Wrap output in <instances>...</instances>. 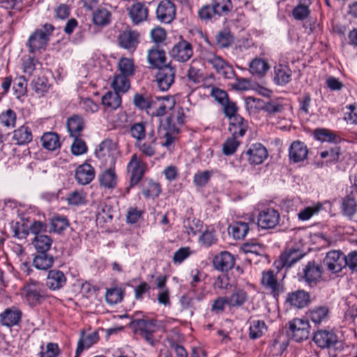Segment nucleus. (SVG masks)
Segmentation results:
<instances>
[{"label": "nucleus", "instance_id": "obj_1", "mask_svg": "<svg viewBox=\"0 0 357 357\" xmlns=\"http://www.w3.org/2000/svg\"><path fill=\"white\" fill-rule=\"evenodd\" d=\"M134 333L151 345L154 344L153 333L158 330L157 321L155 319H136L130 323Z\"/></svg>", "mask_w": 357, "mask_h": 357}, {"label": "nucleus", "instance_id": "obj_2", "mask_svg": "<svg viewBox=\"0 0 357 357\" xmlns=\"http://www.w3.org/2000/svg\"><path fill=\"white\" fill-rule=\"evenodd\" d=\"M204 59L206 63L211 65L215 73L225 79H232L236 77L233 66L222 57L215 54H206Z\"/></svg>", "mask_w": 357, "mask_h": 357}, {"label": "nucleus", "instance_id": "obj_3", "mask_svg": "<svg viewBox=\"0 0 357 357\" xmlns=\"http://www.w3.org/2000/svg\"><path fill=\"white\" fill-rule=\"evenodd\" d=\"M245 105L250 112L255 113L257 111L262 110L271 116L280 113L284 109L283 105L279 102L275 101L265 102L261 99L252 96L245 98Z\"/></svg>", "mask_w": 357, "mask_h": 357}, {"label": "nucleus", "instance_id": "obj_4", "mask_svg": "<svg viewBox=\"0 0 357 357\" xmlns=\"http://www.w3.org/2000/svg\"><path fill=\"white\" fill-rule=\"evenodd\" d=\"M324 271L322 266L315 261H310L298 273L300 280L306 282L310 287H315L321 280Z\"/></svg>", "mask_w": 357, "mask_h": 357}, {"label": "nucleus", "instance_id": "obj_5", "mask_svg": "<svg viewBox=\"0 0 357 357\" xmlns=\"http://www.w3.org/2000/svg\"><path fill=\"white\" fill-rule=\"evenodd\" d=\"M146 169V163L136 153L132 155L127 165V172L130 175V188L135 186L143 178Z\"/></svg>", "mask_w": 357, "mask_h": 357}, {"label": "nucleus", "instance_id": "obj_6", "mask_svg": "<svg viewBox=\"0 0 357 357\" xmlns=\"http://www.w3.org/2000/svg\"><path fill=\"white\" fill-rule=\"evenodd\" d=\"M287 335L296 342H302L309 337L310 324L307 320L295 318L289 322Z\"/></svg>", "mask_w": 357, "mask_h": 357}, {"label": "nucleus", "instance_id": "obj_7", "mask_svg": "<svg viewBox=\"0 0 357 357\" xmlns=\"http://www.w3.org/2000/svg\"><path fill=\"white\" fill-rule=\"evenodd\" d=\"M158 68L155 76L157 86L161 91H167L174 82L176 70L170 65H164Z\"/></svg>", "mask_w": 357, "mask_h": 357}, {"label": "nucleus", "instance_id": "obj_8", "mask_svg": "<svg viewBox=\"0 0 357 357\" xmlns=\"http://www.w3.org/2000/svg\"><path fill=\"white\" fill-rule=\"evenodd\" d=\"M261 284L266 289L271 291V294L278 298V296L284 291L282 284L278 282L276 275L273 270H268L262 273Z\"/></svg>", "mask_w": 357, "mask_h": 357}, {"label": "nucleus", "instance_id": "obj_9", "mask_svg": "<svg viewBox=\"0 0 357 357\" xmlns=\"http://www.w3.org/2000/svg\"><path fill=\"white\" fill-rule=\"evenodd\" d=\"M344 254L340 251L333 250L326 254L324 264L332 273H338L344 268Z\"/></svg>", "mask_w": 357, "mask_h": 357}, {"label": "nucleus", "instance_id": "obj_10", "mask_svg": "<svg viewBox=\"0 0 357 357\" xmlns=\"http://www.w3.org/2000/svg\"><path fill=\"white\" fill-rule=\"evenodd\" d=\"M176 17V6L170 0H162L156 8V17L161 22L171 23Z\"/></svg>", "mask_w": 357, "mask_h": 357}, {"label": "nucleus", "instance_id": "obj_11", "mask_svg": "<svg viewBox=\"0 0 357 357\" xmlns=\"http://www.w3.org/2000/svg\"><path fill=\"white\" fill-rule=\"evenodd\" d=\"M170 54L177 61L185 62L193 55L192 46L190 43L182 39L173 46Z\"/></svg>", "mask_w": 357, "mask_h": 357}, {"label": "nucleus", "instance_id": "obj_12", "mask_svg": "<svg viewBox=\"0 0 357 357\" xmlns=\"http://www.w3.org/2000/svg\"><path fill=\"white\" fill-rule=\"evenodd\" d=\"M280 215L277 210L267 208L259 212L257 217V226L262 229H272L279 223Z\"/></svg>", "mask_w": 357, "mask_h": 357}, {"label": "nucleus", "instance_id": "obj_13", "mask_svg": "<svg viewBox=\"0 0 357 357\" xmlns=\"http://www.w3.org/2000/svg\"><path fill=\"white\" fill-rule=\"evenodd\" d=\"M244 156L247 157L250 165H259L267 158L268 152L265 146L257 143L252 144L246 151L242 153L241 158Z\"/></svg>", "mask_w": 357, "mask_h": 357}, {"label": "nucleus", "instance_id": "obj_14", "mask_svg": "<svg viewBox=\"0 0 357 357\" xmlns=\"http://www.w3.org/2000/svg\"><path fill=\"white\" fill-rule=\"evenodd\" d=\"M311 302L310 294L304 290H296L287 294L285 303L291 307L303 309Z\"/></svg>", "mask_w": 357, "mask_h": 357}, {"label": "nucleus", "instance_id": "obj_15", "mask_svg": "<svg viewBox=\"0 0 357 357\" xmlns=\"http://www.w3.org/2000/svg\"><path fill=\"white\" fill-rule=\"evenodd\" d=\"M139 34L136 31L126 30L121 31L118 38V45L127 50L134 51L139 43Z\"/></svg>", "mask_w": 357, "mask_h": 357}, {"label": "nucleus", "instance_id": "obj_16", "mask_svg": "<svg viewBox=\"0 0 357 357\" xmlns=\"http://www.w3.org/2000/svg\"><path fill=\"white\" fill-rule=\"evenodd\" d=\"M235 264V258L230 252L223 251L215 255L213 259V265L215 269L220 271H228Z\"/></svg>", "mask_w": 357, "mask_h": 357}, {"label": "nucleus", "instance_id": "obj_17", "mask_svg": "<svg viewBox=\"0 0 357 357\" xmlns=\"http://www.w3.org/2000/svg\"><path fill=\"white\" fill-rule=\"evenodd\" d=\"M313 340L320 348H330L337 342V337L332 331L319 330L314 333Z\"/></svg>", "mask_w": 357, "mask_h": 357}, {"label": "nucleus", "instance_id": "obj_18", "mask_svg": "<svg viewBox=\"0 0 357 357\" xmlns=\"http://www.w3.org/2000/svg\"><path fill=\"white\" fill-rule=\"evenodd\" d=\"M50 38L47 34L43 30H36L32 33L28 40L27 45L30 53H34L37 50L45 49Z\"/></svg>", "mask_w": 357, "mask_h": 357}, {"label": "nucleus", "instance_id": "obj_19", "mask_svg": "<svg viewBox=\"0 0 357 357\" xmlns=\"http://www.w3.org/2000/svg\"><path fill=\"white\" fill-rule=\"evenodd\" d=\"M185 115L181 107L174 108L167 118V127L174 132H180L181 127L185 123Z\"/></svg>", "mask_w": 357, "mask_h": 357}, {"label": "nucleus", "instance_id": "obj_20", "mask_svg": "<svg viewBox=\"0 0 357 357\" xmlns=\"http://www.w3.org/2000/svg\"><path fill=\"white\" fill-rule=\"evenodd\" d=\"M304 253L301 250L297 248H290L285 250L280 257L281 267L290 268L295 263L301 260L304 256Z\"/></svg>", "mask_w": 357, "mask_h": 357}, {"label": "nucleus", "instance_id": "obj_21", "mask_svg": "<svg viewBox=\"0 0 357 357\" xmlns=\"http://www.w3.org/2000/svg\"><path fill=\"white\" fill-rule=\"evenodd\" d=\"M45 294L43 285L39 283H31L26 287V297L31 305L40 303Z\"/></svg>", "mask_w": 357, "mask_h": 357}, {"label": "nucleus", "instance_id": "obj_22", "mask_svg": "<svg viewBox=\"0 0 357 357\" xmlns=\"http://www.w3.org/2000/svg\"><path fill=\"white\" fill-rule=\"evenodd\" d=\"M158 102V97H152L146 94L135 93L133 97L134 105L141 110L150 112Z\"/></svg>", "mask_w": 357, "mask_h": 357}, {"label": "nucleus", "instance_id": "obj_23", "mask_svg": "<svg viewBox=\"0 0 357 357\" xmlns=\"http://www.w3.org/2000/svg\"><path fill=\"white\" fill-rule=\"evenodd\" d=\"M66 283V278L64 273L57 269H52L48 272L46 285L52 290H59Z\"/></svg>", "mask_w": 357, "mask_h": 357}, {"label": "nucleus", "instance_id": "obj_24", "mask_svg": "<svg viewBox=\"0 0 357 357\" xmlns=\"http://www.w3.org/2000/svg\"><path fill=\"white\" fill-rule=\"evenodd\" d=\"M308 149L302 142H294L289 149V160L294 162H298L307 158Z\"/></svg>", "mask_w": 357, "mask_h": 357}, {"label": "nucleus", "instance_id": "obj_25", "mask_svg": "<svg viewBox=\"0 0 357 357\" xmlns=\"http://www.w3.org/2000/svg\"><path fill=\"white\" fill-rule=\"evenodd\" d=\"M253 227H256V225L254 218H252L250 222H236L232 225H230L228 229L234 238L243 239L245 237L248 231Z\"/></svg>", "mask_w": 357, "mask_h": 357}, {"label": "nucleus", "instance_id": "obj_26", "mask_svg": "<svg viewBox=\"0 0 357 357\" xmlns=\"http://www.w3.org/2000/svg\"><path fill=\"white\" fill-rule=\"evenodd\" d=\"M148 8L140 2L134 3L128 9L129 16L135 24L145 21L148 17Z\"/></svg>", "mask_w": 357, "mask_h": 357}, {"label": "nucleus", "instance_id": "obj_27", "mask_svg": "<svg viewBox=\"0 0 357 357\" xmlns=\"http://www.w3.org/2000/svg\"><path fill=\"white\" fill-rule=\"evenodd\" d=\"M94 176V168L86 162L79 165L75 172V179L82 185L89 184Z\"/></svg>", "mask_w": 357, "mask_h": 357}, {"label": "nucleus", "instance_id": "obj_28", "mask_svg": "<svg viewBox=\"0 0 357 357\" xmlns=\"http://www.w3.org/2000/svg\"><path fill=\"white\" fill-rule=\"evenodd\" d=\"M307 317L315 324L326 322L329 319L330 309L328 306H316L307 313Z\"/></svg>", "mask_w": 357, "mask_h": 357}, {"label": "nucleus", "instance_id": "obj_29", "mask_svg": "<svg viewBox=\"0 0 357 357\" xmlns=\"http://www.w3.org/2000/svg\"><path fill=\"white\" fill-rule=\"evenodd\" d=\"M12 139L16 145L22 146L28 144L33 139L31 128L26 125L20 126L13 130Z\"/></svg>", "mask_w": 357, "mask_h": 357}, {"label": "nucleus", "instance_id": "obj_30", "mask_svg": "<svg viewBox=\"0 0 357 357\" xmlns=\"http://www.w3.org/2000/svg\"><path fill=\"white\" fill-rule=\"evenodd\" d=\"M22 317V312L15 307L7 308L1 314V321L3 326L11 327L19 324Z\"/></svg>", "mask_w": 357, "mask_h": 357}, {"label": "nucleus", "instance_id": "obj_31", "mask_svg": "<svg viewBox=\"0 0 357 357\" xmlns=\"http://www.w3.org/2000/svg\"><path fill=\"white\" fill-rule=\"evenodd\" d=\"M248 128V123L242 116H235L229 124V130L231 136L235 137H243Z\"/></svg>", "mask_w": 357, "mask_h": 357}, {"label": "nucleus", "instance_id": "obj_32", "mask_svg": "<svg viewBox=\"0 0 357 357\" xmlns=\"http://www.w3.org/2000/svg\"><path fill=\"white\" fill-rule=\"evenodd\" d=\"M54 261V257L49 252H36L33 259V265L37 269L46 271L52 266Z\"/></svg>", "mask_w": 357, "mask_h": 357}, {"label": "nucleus", "instance_id": "obj_33", "mask_svg": "<svg viewBox=\"0 0 357 357\" xmlns=\"http://www.w3.org/2000/svg\"><path fill=\"white\" fill-rule=\"evenodd\" d=\"M341 208L343 215L350 220L356 214L357 202L353 192H351L342 199Z\"/></svg>", "mask_w": 357, "mask_h": 357}, {"label": "nucleus", "instance_id": "obj_34", "mask_svg": "<svg viewBox=\"0 0 357 357\" xmlns=\"http://www.w3.org/2000/svg\"><path fill=\"white\" fill-rule=\"evenodd\" d=\"M165 61L166 55L163 50L155 46L149 50L148 61L153 67L160 68L162 65H165Z\"/></svg>", "mask_w": 357, "mask_h": 357}, {"label": "nucleus", "instance_id": "obj_35", "mask_svg": "<svg viewBox=\"0 0 357 357\" xmlns=\"http://www.w3.org/2000/svg\"><path fill=\"white\" fill-rule=\"evenodd\" d=\"M227 305L230 307H240L248 299L247 292L241 289L235 287L229 296H227Z\"/></svg>", "mask_w": 357, "mask_h": 357}, {"label": "nucleus", "instance_id": "obj_36", "mask_svg": "<svg viewBox=\"0 0 357 357\" xmlns=\"http://www.w3.org/2000/svg\"><path fill=\"white\" fill-rule=\"evenodd\" d=\"M67 128L70 137H80L84 129L83 119L79 115L72 116L67 121Z\"/></svg>", "mask_w": 357, "mask_h": 357}, {"label": "nucleus", "instance_id": "obj_37", "mask_svg": "<svg viewBox=\"0 0 357 357\" xmlns=\"http://www.w3.org/2000/svg\"><path fill=\"white\" fill-rule=\"evenodd\" d=\"M98 334L96 332H93L86 336L82 333L77 342L75 357H79L84 349L91 347L93 344L98 342Z\"/></svg>", "mask_w": 357, "mask_h": 357}, {"label": "nucleus", "instance_id": "obj_38", "mask_svg": "<svg viewBox=\"0 0 357 357\" xmlns=\"http://www.w3.org/2000/svg\"><path fill=\"white\" fill-rule=\"evenodd\" d=\"M240 249L245 254H250L256 257L265 255L264 247L257 242L256 240H251L243 243Z\"/></svg>", "mask_w": 357, "mask_h": 357}, {"label": "nucleus", "instance_id": "obj_39", "mask_svg": "<svg viewBox=\"0 0 357 357\" xmlns=\"http://www.w3.org/2000/svg\"><path fill=\"white\" fill-rule=\"evenodd\" d=\"M117 176L114 169L109 168L99 176V182L105 188L112 189L116 186Z\"/></svg>", "mask_w": 357, "mask_h": 357}, {"label": "nucleus", "instance_id": "obj_40", "mask_svg": "<svg viewBox=\"0 0 357 357\" xmlns=\"http://www.w3.org/2000/svg\"><path fill=\"white\" fill-rule=\"evenodd\" d=\"M102 104L111 110H115L121 104V96L116 91H108L102 97Z\"/></svg>", "mask_w": 357, "mask_h": 357}, {"label": "nucleus", "instance_id": "obj_41", "mask_svg": "<svg viewBox=\"0 0 357 357\" xmlns=\"http://www.w3.org/2000/svg\"><path fill=\"white\" fill-rule=\"evenodd\" d=\"M42 146L49 151H54L61 146L59 136L56 132H45L41 137Z\"/></svg>", "mask_w": 357, "mask_h": 357}, {"label": "nucleus", "instance_id": "obj_42", "mask_svg": "<svg viewBox=\"0 0 357 357\" xmlns=\"http://www.w3.org/2000/svg\"><path fill=\"white\" fill-rule=\"evenodd\" d=\"M291 70L284 65H278L275 67V82L280 85H284L290 82Z\"/></svg>", "mask_w": 357, "mask_h": 357}, {"label": "nucleus", "instance_id": "obj_43", "mask_svg": "<svg viewBox=\"0 0 357 357\" xmlns=\"http://www.w3.org/2000/svg\"><path fill=\"white\" fill-rule=\"evenodd\" d=\"M310 0H301L298 5L292 10V15L297 20H304L307 19L310 14Z\"/></svg>", "mask_w": 357, "mask_h": 357}, {"label": "nucleus", "instance_id": "obj_44", "mask_svg": "<svg viewBox=\"0 0 357 357\" xmlns=\"http://www.w3.org/2000/svg\"><path fill=\"white\" fill-rule=\"evenodd\" d=\"M52 239L48 235H43L35 236L33 240V245L35 248V250L38 252H49L52 245Z\"/></svg>", "mask_w": 357, "mask_h": 357}, {"label": "nucleus", "instance_id": "obj_45", "mask_svg": "<svg viewBox=\"0 0 357 357\" xmlns=\"http://www.w3.org/2000/svg\"><path fill=\"white\" fill-rule=\"evenodd\" d=\"M249 337L251 340L260 338L267 331L266 323L261 320H253L249 328Z\"/></svg>", "mask_w": 357, "mask_h": 357}, {"label": "nucleus", "instance_id": "obj_46", "mask_svg": "<svg viewBox=\"0 0 357 357\" xmlns=\"http://www.w3.org/2000/svg\"><path fill=\"white\" fill-rule=\"evenodd\" d=\"M234 43V36L227 29L218 32L215 36V44L220 48H227Z\"/></svg>", "mask_w": 357, "mask_h": 357}, {"label": "nucleus", "instance_id": "obj_47", "mask_svg": "<svg viewBox=\"0 0 357 357\" xmlns=\"http://www.w3.org/2000/svg\"><path fill=\"white\" fill-rule=\"evenodd\" d=\"M270 66L266 61L260 58L254 59L250 63L251 73L264 76L269 70Z\"/></svg>", "mask_w": 357, "mask_h": 357}, {"label": "nucleus", "instance_id": "obj_48", "mask_svg": "<svg viewBox=\"0 0 357 357\" xmlns=\"http://www.w3.org/2000/svg\"><path fill=\"white\" fill-rule=\"evenodd\" d=\"M69 220L66 216L55 215L50 219L51 231L61 233L69 226Z\"/></svg>", "mask_w": 357, "mask_h": 357}, {"label": "nucleus", "instance_id": "obj_49", "mask_svg": "<svg viewBox=\"0 0 357 357\" xmlns=\"http://www.w3.org/2000/svg\"><path fill=\"white\" fill-rule=\"evenodd\" d=\"M111 13L105 8H98L93 13L94 24L100 26L107 25L110 22Z\"/></svg>", "mask_w": 357, "mask_h": 357}, {"label": "nucleus", "instance_id": "obj_50", "mask_svg": "<svg viewBox=\"0 0 357 357\" xmlns=\"http://www.w3.org/2000/svg\"><path fill=\"white\" fill-rule=\"evenodd\" d=\"M211 5L215 15L218 16L227 15L233 7L231 0H214Z\"/></svg>", "mask_w": 357, "mask_h": 357}, {"label": "nucleus", "instance_id": "obj_51", "mask_svg": "<svg viewBox=\"0 0 357 357\" xmlns=\"http://www.w3.org/2000/svg\"><path fill=\"white\" fill-rule=\"evenodd\" d=\"M128 77V76L121 74L114 77L112 83L114 91L119 93V92L125 93L130 89V84Z\"/></svg>", "mask_w": 357, "mask_h": 357}, {"label": "nucleus", "instance_id": "obj_52", "mask_svg": "<svg viewBox=\"0 0 357 357\" xmlns=\"http://www.w3.org/2000/svg\"><path fill=\"white\" fill-rule=\"evenodd\" d=\"M118 69L121 72V75L126 76H132L135 73V64L132 59L122 57L118 62Z\"/></svg>", "mask_w": 357, "mask_h": 357}, {"label": "nucleus", "instance_id": "obj_53", "mask_svg": "<svg viewBox=\"0 0 357 357\" xmlns=\"http://www.w3.org/2000/svg\"><path fill=\"white\" fill-rule=\"evenodd\" d=\"M142 192L146 198L157 197L161 192L160 185L152 180H149L146 185L144 186Z\"/></svg>", "mask_w": 357, "mask_h": 357}, {"label": "nucleus", "instance_id": "obj_54", "mask_svg": "<svg viewBox=\"0 0 357 357\" xmlns=\"http://www.w3.org/2000/svg\"><path fill=\"white\" fill-rule=\"evenodd\" d=\"M179 132H174L172 130H170L169 128H165V133L164 135L162 137L160 136V139H163L164 140L162 141L161 145L165 148H167L168 150H171L174 146L175 142L178 139V135Z\"/></svg>", "mask_w": 357, "mask_h": 357}, {"label": "nucleus", "instance_id": "obj_55", "mask_svg": "<svg viewBox=\"0 0 357 357\" xmlns=\"http://www.w3.org/2000/svg\"><path fill=\"white\" fill-rule=\"evenodd\" d=\"M31 86L38 96H42L48 90V81L45 77H39L32 80Z\"/></svg>", "mask_w": 357, "mask_h": 357}, {"label": "nucleus", "instance_id": "obj_56", "mask_svg": "<svg viewBox=\"0 0 357 357\" xmlns=\"http://www.w3.org/2000/svg\"><path fill=\"white\" fill-rule=\"evenodd\" d=\"M314 137L316 139L321 142H335L337 139V137L335 133L324 128L314 130Z\"/></svg>", "mask_w": 357, "mask_h": 357}, {"label": "nucleus", "instance_id": "obj_57", "mask_svg": "<svg viewBox=\"0 0 357 357\" xmlns=\"http://www.w3.org/2000/svg\"><path fill=\"white\" fill-rule=\"evenodd\" d=\"M123 296V290L121 288H112L107 289L105 299L109 304L114 305L121 302Z\"/></svg>", "mask_w": 357, "mask_h": 357}, {"label": "nucleus", "instance_id": "obj_58", "mask_svg": "<svg viewBox=\"0 0 357 357\" xmlns=\"http://www.w3.org/2000/svg\"><path fill=\"white\" fill-rule=\"evenodd\" d=\"M213 176V172L205 170L202 172H197L193 177V183L197 187L205 186Z\"/></svg>", "mask_w": 357, "mask_h": 357}, {"label": "nucleus", "instance_id": "obj_59", "mask_svg": "<svg viewBox=\"0 0 357 357\" xmlns=\"http://www.w3.org/2000/svg\"><path fill=\"white\" fill-rule=\"evenodd\" d=\"M60 354V349L56 343L50 342L46 347L40 346V357H57Z\"/></svg>", "mask_w": 357, "mask_h": 357}, {"label": "nucleus", "instance_id": "obj_60", "mask_svg": "<svg viewBox=\"0 0 357 357\" xmlns=\"http://www.w3.org/2000/svg\"><path fill=\"white\" fill-rule=\"evenodd\" d=\"M240 142L237 140V137L231 136L226 139V141L222 144V153L225 155H230L234 154L238 146H239Z\"/></svg>", "mask_w": 357, "mask_h": 357}, {"label": "nucleus", "instance_id": "obj_61", "mask_svg": "<svg viewBox=\"0 0 357 357\" xmlns=\"http://www.w3.org/2000/svg\"><path fill=\"white\" fill-rule=\"evenodd\" d=\"M67 202L69 205L80 206L86 203V196L83 191H73L68 194Z\"/></svg>", "mask_w": 357, "mask_h": 357}, {"label": "nucleus", "instance_id": "obj_62", "mask_svg": "<svg viewBox=\"0 0 357 357\" xmlns=\"http://www.w3.org/2000/svg\"><path fill=\"white\" fill-rule=\"evenodd\" d=\"M199 19L207 23L215 19V14L211 4L203 6L198 12Z\"/></svg>", "mask_w": 357, "mask_h": 357}, {"label": "nucleus", "instance_id": "obj_63", "mask_svg": "<svg viewBox=\"0 0 357 357\" xmlns=\"http://www.w3.org/2000/svg\"><path fill=\"white\" fill-rule=\"evenodd\" d=\"M222 106L225 116L230 120L234 119L235 116H239L237 114L238 107L234 102L228 100Z\"/></svg>", "mask_w": 357, "mask_h": 357}, {"label": "nucleus", "instance_id": "obj_64", "mask_svg": "<svg viewBox=\"0 0 357 357\" xmlns=\"http://www.w3.org/2000/svg\"><path fill=\"white\" fill-rule=\"evenodd\" d=\"M199 241L202 244L208 247L215 244L217 241L215 230L213 229H206L199 237Z\"/></svg>", "mask_w": 357, "mask_h": 357}]
</instances>
